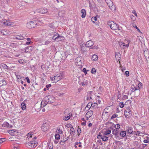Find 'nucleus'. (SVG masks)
<instances>
[{"instance_id": "f257e3e1", "label": "nucleus", "mask_w": 149, "mask_h": 149, "mask_svg": "<svg viewBox=\"0 0 149 149\" xmlns=\"http://www.w3.org/2000/svg\"><path fill=\"white\" fill-rule=\"evenodd\" d=\"M107 24L113 30H116L118 28V26L113 21H110L108 22Z\"/></svg>"}, {"instance_id": "f03ea898", "label": "nucleus", "mask_w": 149, "mask_h": 149, "mask_svg": "<svg viewBox=\"0 0 149 149\" xmlns=\"http://www.w3.org/2000/svg\"><path fill=\"white\" fill-rule=\"evenodd\" d=\"M51 79L53 83H56L62 79V75L61 74H58Z\"/></svg>"}, {"instance_id": "7ed1b4c3", "label": "nucleus", "mask_w": 149, "mask_h": 149, "mask_svg": "<svg viewBox=\"0 0 149 149\" xmlns=\"http://www.w3.org/2000/svg\"><path fill=\"white\" fill-rule=\"evenodd\" d=\"M75 63L77 66L79 67L80 68H82L83 63L81 60V58L80 57L77 58L75 59Z\"/></svg>"}, {"instance_id": "20e7f679", "label": "nucleus", "mask_w": 149, "mask_h": 149, "mask_svg": "<svg viewBox=\"0 0 149 149\" xmlns=\"http://www.w3.org/2000/svg\"><path fill=\"white\" fill-rule=\"evenodd\" d=\"M125 42H120L119 44L120 47L124 49L126 47H128L129 46L130 43L129 40H127L125 41Z\"/></svg>"}, {"instance_id": "39448f33", "label": "nucleus", "mask_w": 149, "mask_h": 149, "mask_svg": "<svg viewBox=\"0 0 149 149\" xmlns=\"http://www.w3.org/2000/svg\"><path fill=\"white\" fill-rule=\"evenodd\" d=\"M106 2L110 9L112 10H115L114 6H113V3L111 0H105Z\"/></svg>"}, {"instance_id": "423d86ee", "label": "nucleus", "mask_w": 149, "mask_h": 149, "mask_svg": "<svg viewBox=\"0 0 149 149\" xmlns=\"http://www.w3.org/2000/svg\"><path fill=\"white\" fill-rule=\"evenodd\" d=\"M28 144L29 148H34L37 146L38 143L36 141L33 140L28 142Z\"/></svg>"}, {"instance_id": "0eeeda50", "label": "nucleus", "mask_w": 149, "mask_h": 149, "mask_svg": "<svg viewBox=\"0 0 149 149\" xmlns=\"http://www.w3.org/2000/svg\"><path fill=\"white\" fill-rule=\"evenodd\" d=\"M36 23L35 21L29 22L26 24V26L29 29H31L36 26Z\"/></svg>"}, {"instance_id": "6e6552de", "label": "nucleus", "mask_w": 149, "mask_h": 149, "mask_svg": "<svg viewBox=\"0 0 149 149\" xmlns=\"http://www.w3.org/2000/svg\"><path fill=\"white\" fill-rule=\"evenodd\" d=\"M131 92H134L136 91H138V94L137 95V96H138L139 94L140 91L138 89L137 86L136 85L132 84V85L131 88Z\"/></svg>"}, {"instance_id": "1a4fd4ad", "label": "nucleus", "mask_w": 149, "mask_h": 149, "mask_svg": "<svg viewBox=\"0 0 149 149\" xmlns=\"http://www.w3.org/2000/svg\"><path fill=\"white\" fill-rule=\"evenodd\" d=\"M97 137L99 139H102V141H106L108 140V137L105 135L103 136L101 133H99V134L97 136Z\"/></svg>"}, {"instance_id": "9d476101", "label": "nucleus", "mask_w": 149, "mask_h": 149, "mask_svg": "<svg viewBox=\"0 0 149 149\" xmlns=\"http://www.w3.org/2000/svg\"><path fill=\"white\" fill-rule=\"evenodd\" d=\"M110 111V107L108 106L106 107L102 113V118H104L105 115L109 113Z\"/></svg>"}, {"instance_id": "9b49d317", "label": "nucleus", "mask_w": 149, "mask_h": 149, "mask_svg": "<svg viewBox=\"0 0 149 149\" xmlns=\"http://www.w3.org/2000/svg\"><path fill=\"white\" fill-rule=\"evenodd\" d=\"M131 114V112L129 108L126 109L124 112V114L125 116L127 118H128L130 117Z\"/></svg>"}, {"instance_id": "f8f14e48", "label": "nucleus", "mask_w": 149, "mask_h": 149, "mask_svg": "<svg viewBox=\"0 0 149 149\" xmlns=\"http://www.w3.org/2000/svg\"><path fill=\"white\" fill-rule=\"evenodd\" d=\"M48 127L49 125L47 123H43L41 126V129L44 132L48 130Z\"/></svg>"}, {"instance_id": "ddd939ff", "label": "nucleus", "mask_w": 149, "mask_h": 149, "mask_svg": "<svg viewBox=\"0 0 149 149\" xmlns=\"http://www.w3.org/2000/svg\"><path fill=\"white\" fill-rule=\"evenodd\" d=\"M93 112L92 110L88 111L86 114L85 116L86 118V120H88V119L93 115Z\"/></svg>"}, {"instance_id": "4468645a", "label": "nucleus", "mask_w": 149, "mask_h": 149, "mask_svg": "<svg viewBox=\"0 0 149 149\" xmlns=\"http://www.w3.org/2000/svg\"><path fill=\"white\" fill-rule=\"evenodd\" d=\"M1 68L5 70L6 71H8L10 70L9 67L8 66L6 65L5 64L2 63L0 65Z\"/></svg>"}, {"instance_id": "2eb2a0df", "label": "nucleus", "mask_w": 149, "mask_h": 149, "mask_svg": "<svg viewBox=\"0 0 149 149\" xmlns=\"http://www.w3.org/2000/svg\"><path fill=\"white\" fill-rule=\"evenodd\" d=\"M111 133V130L109 129H107L106 131L100 132H99V133H101V134H102L103 136H106L108 134H110Z\"/></svg>"}, {"instance_id": "dca6fc26", "label": "nucleus", "mask_w": 149, "mask_h": 149, "mask_svg": "<svg viewBox=\"0 0 149 149\" xmlns=\"http://www.w3.org/2000/svg\"><path fill=\"white\" fill-rule=\"evenodd\" d=\"M0 23H1L4 25L10 26L11 25V24L10 22L7 21V20L6 19H2Z\"/></svg>"}, {"instance_id": "f3484780", "label": "nucleus", "mask_w": 149, "mask_h": 149, "mask_svg": "<svg viewBox=\"0 0 149 149\" xmlns=\"http://www.w3.org/2000/svg\"><path fill=\"white\" fill-rule=\"evenodd\" d=\"M1 32L3 35H8L11 34L10 31L6 29L1 30Z\"/></svg>"}, {"instance_id": "a211bd4d", "label": "nucleus", "mask_w": 149, "mask_h": 149, "mask_svg": "<svg viewBox=\"0 0 149 149\" xmlns=\"http://www.w3.org/2000/svg\"><path fill=\"white\" fill-rule=\"evenodd\" d=\"M38 12L40 13L44 14L47 12V10L46 8H42L38 10Z\"/></svg>"}, {"instance_id": "6ab92c4d", "label": "nucleus", "mask_w": 149, "mask_h": 149, "mask_svg": "<svg viewBox=\"0 0 149 149\" xmlns=\"http://www.w3.org/2000/svg\"><path fill=\"white\" fill-rule=\"evenodd\" d=\"M64 39V37L63 36H60L59 35L57 37H56L55 38V40L57 42H59V41H61L63 40Z\"/></svg>"}, {"instance_id": "aec40b11", "label": "nucleus", "mask_w": 149, "mask_h": 149, "mask_svg": "<svg viewBox=\"0 0 149 149\" xmlns=\"http://www.w3.org/2000/svg\"><path fill=\"white\" fill-rule=\"evenodd\" d=\"M94 44L93 41L90 40L88 41L86 43L85 46L86 47H90L93 46Z\"/></svg>"}, {"instance_id": "412c9836", "label": "nucleus", "mask_w": 149, "mask_h": 149, "mask_svg": "<svg viewBox=\"0 0 149 149\" xmlns=\"http://www.w3.org/2000/svg\"><path fill=\"white\" fill-rule=\"evenodd\" d=\"M121 55L120 52H117L115 54V57L116 59L118 61H119V63L120 62V59L121 58Z\"/></svg>"}, {"instance_id": "4be33fe9", "label": "nucleus", "mask_w": 149, "mask_h": 149, "mask_svg": "<svg viewBox=\"0 0 149 149\" xmlns=\"http://www.w3.org/2000/svg\"><path fill=\"white\" fill-rule=\"evenodd\" d=\"M81 13L82 14L81 15L82 18H84L85 17L86 14V10L84 9H82L81 11Z\"/></svg>"}, {"instance_id": "5701e85b", "label": "nucleus", "mask_w": 149, "mask_h": 149, "mask_svg": "<svg viewBox=\"0 0 149 149\" xmlns=\"http://www.w3.org/2000/svg\"><path fill=\"white\" fill-rule=\"evenodd\" d=\"M48 102L51 103L54 102L55 101L54 97L53 96H49L48 99Z\"/></svg>"}, {"instance_id": "b1692460", "label": "nucleus", "mask_w": 149, "mask_h": 149, "mask_svg": "<svg viewBox=\"0 0 149 149\" xmlns=\"http://www.w3.org/2000/svg\"><path fill=\"white\" fill-rule=\"evenodd\" d=\"M7 84L5 80L3 79L0 80V86H5Z\"/></svg>"}, {"instance_id": "393cba45", "label": "nucleus", "mask_w": 149, "mask_h": 149, "mask_svg": "<svg viewBox=\"0 0 149 149\" xmlns=\"http://www.w3.org/2000/svg\"><path fill=\"white\" fill-rule=\"evenodd\" d=\"M127 133L129 134H131L133 132V129L131 127H128L126 130Z\"/></svg>"}, {"instance_id": "a878e982", "label": "nucleus", "mask_w": 149, "mask_h": 149, "mask_svg": "<svg viewBox=\"0 0 149 149\" xmlns=\"http://www.w3.org/2000/svg\"><path fill=\"white\" fill-rule=\"evenodd\" d=\"M8 132L9 134L13 136L15 135L17 132L15 130H9Z\"/></svg>"}, {"instance_id": "bb28decb", "label": "nucleus", "mask_w": 149, "mask_h": 149, "mask_svg": "<svg viewBox=\"0 0 149 149\" xmlns=\"http://www.w3.org/2000/svg\"><path fill=\"white\" fill-rule=\"evenodd\" d=\"M120 136L124 137L126 134V132L125 131H122L120 132L119 134Z\"/></svg>"}, {"instance_id": "cd10ccee", "label": "nucleus", "mask_w": 149, "mask_h": 149, "mask_svg": "<svg viewBox=\"0 0 149 149\" xmlns=\"http://www.w3.org/2000/svg\"><path fill=\"white\" fill-rule=\"evenodd\" d=\"M92 104H91V102H89L86 107H85V109L86 110H89L90 108H91Z\"/></svg>"}, {"instance_id": "c85d7f7f", "label": "nucleus", "mask_w": 149, "mask_h": 149, "mask_svg": "<svg viewBox=\"0 0 149 149\" xmlns=\"http://www.w3.org/2000/svg\"><path fill=\"white\" fill-rule=\"evenodd\" d=\"M91 104H92L91 109H95L97 107L98 105L95 102L92 103L91 102Z\"/></svg>"}, {"instance_id": "c756f323", "label": "nucleus", "mask_w": 149, "mask_h": 149, "mask_svg": "<svg viewBox=\"0 0 149 149\" xmlns=\"http://www.w3.org/2000/svg\"><path fill=\"white\" fill-rule=\"evenodd\" d=\"M21 107L23 110H24L26 109V104L25 103L22 102L21 104Z\"/></svg>"}, {"instance_id": "7c9ffc66", "label": "nucleus", "mask_w": 149, "mask_h": 149, "mask_svg": "<svg viewBox=\"0 0 149 149\" xmlns=\"http://www.w3.org/2000/svg\"><path fill=\"white\" fill-rule=\"evenodd\" d=\"M91 93L92 92L91 91L88 93L86 99L87 100H91L92 99V97L91 96Z\"/></svg>"}, {"instance_id": "2f4dec72", "label": "nucleus", "mask_w": 149, "mask_h": 149, "mask_svg": "<svg viewBox=\"0 0 149 149\" xmlns=\"http://www.w3.org/2000/svg\"><path fill=\"white\" fill-rule=\"evenodd\" d=\"M88 81L87 80L83 81L81 82V84L82 86L84 87L86 86L88 84Z\"/></svg>"}, {"instance_id": "473e14b6", "label": "nucleus", "mask_w": 149, "mask_h": 149, "mask_svg": "<svg viewBox=\"0 0 149 149\" xmlns=\"http://www.w3.org/2000/svg\"><path fill=\"white\" fill-rule=\"evenodd\" d=\"M98 58L97 56L94 54L92 56V60L93 61H96L97 60Z\"/></svg>"}, {"instance_id": "72a5a7b5", "label": "nucleus", "mask_w": 149, "mask_h": 149, "mask_svg": "<svg viewBox=\"0 0 149 149\" xmlns=\"http://www.w3.org/2000/svg\"><path fill=\"white\" fill-rule=\"evenodd\" d=\"M16 39L19 40H23L24 39V37L22 36H17L15 38Z\"/></svg>"}, {"instance_id": "f704fd0d", "label": "nucleus", "mask_w": 149, "mask_h": 149, "mask_svg": "<svg viewBox=\"0 0 149 149\" xmlns=\"http://www.w3.org/2000/svg\"><path fill=\"white\" fill-rule=\"evenodd\" d=\"M33 134L32 132H30L28 133L27 135V138H28V139H29L30 138H31L32 137V135H33Z\"/></svg>"}, {"instance_id": "c9c22d12", "label": "nucleus", "mask_w": 149, "mask_h": 149, "mask_svg": "<svg viewBox=\"0 0 149 149\" xmlns=\"http://www.w3.org/2000/svg\"><path fill=\"white\" fill-rule=\"evenodd\" d=\"M81 143L80 142H75V143L74 147L77 148V145H78V147H80L81 146Z\"/></svg>"}, {"instance_id": "e433bc0d", "label": "nucleus", "mask_w": 149, "mask_h": 149, "mask_svg": "<svg viewBox=\"0 0 149 149\" xmlns=\"http://www.w3.org/2000/svg\"><path fill=\"white\" fill-rule=\"evenodd\" d=\"M4 125H5V126L7 127H12V125H10L7 122H5Z\"/></svg>"}, {"instance_id": "4c0bfd02", "label": "nucleus", "mask_w": 149, "mask_h": 149, "mask_svg": "<svg viewBox=\"0 0 149 149\" xmlns=\"http://www.w3.org/2000/svg\"><path fill=\"white\" fill-rule=\"evenodd\" d=\"M58 36H59V35L58 33L56 32L54 33V36H53L52 39L54 40H55V38Z\"/></svg>"}, {"instance_id": "58836bf2", "label": "nucleus", "mask_w": 149, "mask_h": 149, "mask_svg": "<svg viewBox=\"0 0 149 149\" xmlns=\"http://www.w3.org/2000/svg\"><path fill=\"white\" fill-rule=\"evenodd\" d=\"M70 113L69 114V116H65L63 118V120H69L70 118Z\"/></svg>"}, {"instance_id": "ea45409f", "label": "nucleus", "mask_w": 149, "mask_h": 149, "mask_svg": "<svg viewBox=\"0 0 149 149\" xmlns=\"http://www.w3.org/2000/svg\"><path fill=\"white\" fill-rule=\"evenodd\" d=\"M97 19V18L95 17H93L91 18V21L93 23H95Z\"/></svg>"}, {"instance_id": "a19ab883", "label": "nucleus", "mask_w": 149, "mask_h": 149, "mask_svg": "<svg viewBox=\"0 0 149 149\" xmlns=\"http://www.w3.org/2000/svg\"><path fill=\"white\" fill-rule=\"evenodd\" d=\"M55 137L56 139L58 140L60 138V136L59 134H56L55 135Z\"/></svg>"}, {"instance_id": "79ce46f5", "label": "nucleus", "mask_w": 149, "mask_h": 149, "mask_svg": "<svg viewBox=\"0 0 149 149\" xmlns=\"http://www.w3.org/2000/svg\"><path fill=\"white\" fill-rule=\"evenodd\" d=\"M115 30L116 31V32L118 34H120V33L121 32V30L119 29V28Z\"/></svg>"}, {"instance_id": "37998d69", "label": "nucleus", "mask_w": 149, "mask_h": 149, "mask_svg": "<svg viewBox=\"0 0 149 149\" xmlns=\"http://www.w3.org/2000/svg\"><path fill=\"white\" fill-rule=\"evenodd\" d=\"M118 116V115L116 113H114L113 116L111 117V119H112L115 118L117 117Z\"/></svg>"}, {"instance_id": "c03bdc74", "label": "nucleus", "mask_w": 149, "mask_h": 149, "mask_svg": "<svg viewBox=\"0 0 149 149\" xmlns=\"http://www.w3.org/2000/svg\"><path fill=\"white\" fill-rule=\"evenodd\" d=\"M120 126L119 124H117L115 125L114 127L116 129H118L120 127Z\"/></svg>"}, {"instance_id": "a18cd8bd", "label": "nucleus", "mask_w": 149, "mask_h": 149, "mask_svg": "<svg viewBox=\"0 0 149 149\" xmlns=\"http://www.w3.org/2000/svg\"><path fill=\"white\" fill-rule=\"evenodd\" d=\"M24 60L23 59H20L18 60V62L21 64H23L24 63H25L26 62L24 61Z\"/></svg>"}, {"instance_id": "49530a36", "label": "nucleus", "mask_w": 149, "mask_h": 149, "mask_svg": "<svg viewBox=\"0 0 149 149\" xmlns=\"http://www.w3.org/2000/svg\"><path fill=\"white\" fill-rule=\"evenodd\" d=\"M119 107L121 108H123L124 107V104L123 102H120L119 103Z\"/></svg>"}, {"instance_id": "de8ad7c7", "label": "nucleus", "mask_w": 149, "mask_h": 149, "mask_svg": "<svg viewBox=\"0 0 149 149\" xmlns=\"http://www.w3.org/2000/svg\"><path fill=\"white\" fill-rule=\"evenodd\" d=\"M56 132L58 133L62 134L63 133L62 131L60 129H58L56 130Z\"/></svg>"}, {"instance_id": "09e8293b", "label": "nucleus", "mask_w": 149, "mask_h": 149, "mask_svg": "<svg viewBox=\"0 0 149 149\" xmlns=\"http://www.w3.org/2000/svg\"><path fill=\"white\" fill-rule=\"evenodd\" d=\"M91 72L92 74L95 73L96 72L95 69L94 68H93L91 70Z\"/></svg>"}, {"instance_id": "8fccbe9b", "label": "nucleus", "mask_w": 149, "mask_h": 149, "mask_svg": "<svg viewBox=\"0 0 149 149\" xmlns=\"http://www.w3.org/2000/svg\"><path fill=\"white\" fill-rule=\"evenodd\" d=\"M132 13L134 14V15L136 17H137V15L136 11L135 10H133L132 11Z\"/></svg>"}, {"instance_id": "3c124183", "label": "nucleus", "mask_w": 149, "mask_h": 149, "mask_svg": "<svg viewBox=\"0 0 149 149\" xmlns=\"http://www.w3.org/2000/svg\"><path fill=\"white\" fill-rule=\"evenodd\" d=\"M131 19L133 21H134L136 20V18L135 17L132 15L131 16Z\"/></svg>"}, {"instance_id": "603ef678", "label": "nucleus", "mask_w": 149, "mask_h": 149, "mask_svg": "<svg viewBox=\"0 0 149 149\" xmlns=\"http://www.w3.org/2000/svg\"><path fill=\"white\" fill-rule=\"evenodd\" d=\"M74 129L72 127L70 129V133L71 134V133H73L74 132Z\"/></svg>"}, {"instance_id": "864d4df0", "label": "nucleus", "mask_w": 149, "mask_h": 149, "mask_svg": "<svg viewBox=\"0 0 149 149\" xmlns=\"http://www.w3.org/2000/svg\"><path fill=\"white\" fill-rule=\"evenodd\" d=\"M25 79L26 80L27 82L28 83H30V80H29V78L28 77H26L25 78Z\"/></svg>"}, {"instance_id": "5fc2aeb1", "label": "nucleus", "mask_w": 149, "mask_h": 149, "mask_svg": "<svg viewBox=\"0 0 149 149\" xmlns=\"http://www.w3.org/2000/svg\"><path fill=\"white\" fill-rule=\"evenodd\" d=\"M125 74L126 76L128 77L129 75V72L128 71H126L125 73Z\"/></svg>"}, {"instance_id": "6e6d98bb", "label": "nucleus", "mask_w": 149, "mask_h": 149, "mask_svg": "<svg viewBox=\"0 0 149 149\" xmlns=\"http://www.w3.org/2000/svg\"><path fill=\"white\" fill-rule=\"evenodd\" d=\"M49 26L50 27L52 28H54V24L52 23H50L49 25Z\"/></svg>"}, {"instance_id": "4d7b16f0", "label": "nucleus", "mask_w": 149, "mask_h": 149, "mask_svg": "<svg viewBox=\"0 0 149 149\" xmlns=\"http://www.w3.org/2000/svg\"><path fill=\"white\" fill-rule=\"evenodd\" d=\"M82 71L84 73L85 75L87 74V71L85 68H83L82 70Z\"/></svg>"}, {"instance_id": "13d9d810", "label": "nucleus", "mask_w": 149, "mask_h": 149, "mask_svg": "<svg viewBox=\"0 0 149 149\" xmlns=\"http://www.w3.org/2000/svg\"><path fill=\"white\" fill-rule=\"evenodd\" d=\"M134 27H135L137 30V31L139 32H141V31L140 30V29L137 27V26L135 25V24H134V25H133V26Z\"/></svg>"}, {"instance_id": "bf43d9fd", "label": "nucleus", "mask_w": 149, "mask_h": 149, "mask_svg": "<svg viewBox=\"0 0 149 149\" xmlns=\"http://www.w3.org/2000/svg\"><path fill=\"white\" fill-rule=\"evenodd\" d=\"M142 84L141 83H139L138 85V86H137L138 88H141V87L142 86Z\"/></svg>"}, {"instance_id": "052dcab7", "label": "nucleus", "mask_w": 149, "mask_h": 149, "mask_svg": "<svg viewBox=\"0 0 149 149\" xmlns=\"http://www.w3.org/2000/svg\"><path fill=\"white\" fill-rule=\"evenodd\" d=\"M116 130H114L112 132V134L114 135H116Z\"/></svg>"}, {"instance_id": "680f3d73", "label": "nucleus", "mask_w": 149, "mask_h": 149, "mask_svg": "<svg viewBox=\"0 0 149 149\" xmlns=\"http://www.w3.org/2000/svg\"><path fill=\"white\" fill-rule=\"evenodd\" d=\"M77 132L79 134H80L81 133V129L80 128H78L77 130Z\"/></svg>"}, {"instance_id": "e2e57ef3", "label": "nucleus", "mask_w": 149, "mask_h": 149, "mask_svg": "<svg viewBox=\"0 0 149 149\" xmlns=\"http://www.w3.org/2000/svg\"><path fill=\"white\" fill-rule=\"evenodd\" d=\"M86 121H84L81 123V125H86Z\"/></svg>"}, {"instance_id": "0e129e2a", "label": "nucleus", "mask_w": 149, "mask_h": 149, "mask_svg": "<svg viewBox=\"0 0 149 149\" xmlns=\"http://www.w3.org/2000/svg\"><path fill=\"white\" fill-rule=\"evenodd\" d=\"M143 142L145 143H148L149 141L148 140L145 139L144 140Z\"/></svg>"}, {"instance_id": "69168bd1", "label": "nucleus", "mask_w": 149, "mask_h": 149, "mask_svg": "<svg viewBox=\"0 0 149 149\" xmlns=\"http://www.w3.org/2000/svg\"><path fill=\"white\" fill-rule=\"evenodd\" d=\"M128 102H130V103H131V101L130 100H127L126 101V102L125 103V104H124V105H126L127 104V103Z\"/></svg>"}, {"instance_id": "338daca9", "label": "nucleus", "mask_w": 149, "mask_h": 149, "mask_svg": "<svg viewBox=\"0 0 149 149\" xmlns=\"http://www.w3.org/2000/svg\"><path fill=\"white\" fill-rule=\"evenodd\" d=\"M51 84H47V85H46V87L47 88H48L49 87H51Z\"/></svg>"}, {"instance_id": "774afa93", "label": "nucleus", "mask_w": 149, "mask_h": 149, "mask_svg": "<svg viewBox=\"0 0 149 149\" xmlns=\"http://www.w3.org/2000/svg\"><path fill=\"white\" fill-rule=\"evenodd\" d=\"M31 42H26V44L27 45H29L30 44Z\"/></svg>"}]
</instances>
